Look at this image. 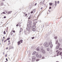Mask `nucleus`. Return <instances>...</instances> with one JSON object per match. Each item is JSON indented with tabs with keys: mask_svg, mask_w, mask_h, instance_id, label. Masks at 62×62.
Segmentation results:
<instances>
[{
	"mask_svg": "<svg viewBox=\"0 0 62 62\" xmlns=\"http://www.w3.org/2000/svg\"><path fill=\"white\" fill-rule=\"evenodd\" d=\"M51 44L50 45L51 48H52L53 46V45L52 44V43H51V44Z\"/></svg>",
	"mask_w": 62,
	"mask_h": 62,
	"instance_id": "ddd939ff",
	"label": "nucleus"
},
{
	"mask_svg": "<svg viewBox=\"0 0 62 62\" xmlns=\"http://www.w3.org/2000/svg\"><path fill=\"white\" fill-rule=\"evenodd\" d=\"M1 4H2V5H3V3H1Z\"/></svg>",
	"mask_w": 62,
	"mask_h": 62,
	"instance_id": "052dcab7",
	"label": "nucleus"
},
{
	"mask_svg": "<svg viewBox=\"0 0 62 62\" xmlns=\"http://www.w3.org/2000/svg\"><path fill=\"white\" fill-rule=\"evenodd\" d=\"M33 26L32 25V27L33 28H34L35 29V28H36V26L35 25H33V26Z\"/></svg>",
	"mask_w": 62,
	"mask_h": 62,
	"instance_id": "f3484780",
	"label": "nucleus"
},
{
	"mask_svg": "<svg viewBox=\"0 0 62 62\" xmlns=\"http://www.w3.org/2000/svg\"><path fill=\"white\" fill-rule=\"evenodd\" d=\"M34 38H35L34 37H32L31 39H34Z\"/></svg>",
	"mask_w": 62,
	"mask_h": 62,
	"instance_id": "c9c22d12",
	"label": "nucleus"
},
{
	"mask_svg": "<svg viewBox=\"0 0 62 62\" xmlns=\"http://www.w3.org/2000/svg\"><path fill=\"white\" fill-rule=\"evenodd\" d=\"M36 25V23H35L34 24V25Z\"/></svg>",
	"mask_w": 62,
	"mask_h": 62,
	"instance_id": "e2e57ef3",
	"label": "nucleus"
},
{
	"mask_svg": "<svg viewBox=\"0 0 62 62\" xmlns=\"http://www.w3.org/2000/svg\"><path fill=\"white\" fill-rule=\"evenodd\" d=\"M3 39H5V37H3Z\"/></svg>",
	"mask_w": 62,
	"mask_h": 62,
	"instance_id": "338daca9",
	"label": "nucleus"
},
{
	"mask_svg": "<svg viewBox=\"0 0 62 62\" xmlns=\"http://www.w3.org/2000/svg\"><path fill=\"white\" fill-rule=\"evenodd\" d=\"M18 24H17V25H16V26H18Z\"/></svg>",
	"mask_w": 62,
	"mask_h": 62,
	"instance_id": "09e8293b",
	"label": "nucleus"
},
{
	"mask_svg": "<svg viewBox=\"0 0 62 62\" xmlns=\"http://www.w3.org/2000/svg\"><path fill=\"white\" fill-rule=\"evenodd\" d=\"M26 32V31H24V33H25Z\"/></svg>",
	"mask_w": 62,
	"mask_h": 62,
	"instance_id": "680f3d73",
	"label": "nucleus"
},
{
	"mask_svg": "<svg viewBox=\"0 0 62 62\" xmlns=\"http://www.w3.org/2000/svg\"><path fill=\"white\" fill-rule=\"evenodd\" d=\"M33 12H35L36 11V9H34L33 10Z\"/></svg>",
	"mask_w": 62,
	"mask_h": 62,
	"instance_id": "b1692460",
	"label": "nucleus"
},
{
	"mask_svg": "<svg viewBox=\"0 0 62 62\" xmlns=\"http://www.w3.org/2000/svg\"><path fill=\"white\" fill-rule=\"evenodd\" d=\"M20 42H21V43H22V42H23V40H20Z\"/></svg>",
	"mask_w": 62,
	"mask_h": 62,
	"instance_id": "393cba45",
	"label": "nucleus"
},
{
	"mask_svg": "<svg viewBox=\"0 0 62 62\" xmlns=\"http://www.w3.org/2000/svg\"><path fill=\"white\" fill-rule=\"evenodd\" d=\"M58 55H58V54H57V56H58Z\"/></svg>",
	"mask_w": 62,
	"mask_h": 62,
	"instance_id": "0e129e2a",
	"label": "nucleus"
},
{
	"mask_svg": "<svg viewBox=\"0 0 62 62\" xmlns=\"http://www.w3.org/2000/svg\"><path fill=\"white\" fill-rule=\"evenodd\" d=\"M8 42H10V40H9L8 41Z\"/></svg>",
	"mask_w": 62,
	"mask_h": 62,
	"instance_id": "bf43d9fd",
	"label": "nucleus"
},
{
	"mask_svg": "<svg viewBox=\"0 0 62 62\" xmlns=\"http://www.w3.org/2000/svg\"><path fill=\"white\" fill-rule=\"evenodd\" d=\"M7 40H5L4 41V42H6V41H7Z\"/></svg>",
	"mask_w": 62,
	"mask_h": 62,
	"instance_id": "37998d69",
	"label": "nucleus"
},
{
	"mask_svg": "<svg viewBox=\"0 0 62 62\" xmlns=\"http://www.w3.org/2000/svg\"><path fill=\"white\" fill-rule=\"evenodd\" d=\"M60 53V51H58V52L57 53V54H59V53Z\"/></svg>",
	"mask_w": 62,
	"mask_h": 62,
	"instance_id": "473e14b6",
	"label": "nucleus"
},
{
	"mask_svg": "<svg viewBox=\"0 0 62 62\" xmlns=\"http://www.w3.org/2000/svg\"><path fill=\"white\" fill-rule=\"evenodd\" d=\"M32 31H36V30L35 29L33 28V29L32 30Z\"/></svg>",
	"mask_w": 62,
	"mask_h": 62,
	"instance_id": "5701e85b",
	"label": "nucleus"
},
{
	"mask_svg": "<svg viewBox=\"0 0 62 62\" xmlns=\"http://www.w3.org/2000/svg\"><path fill=\"white\" fill-rule=\"evenodd\" d=\"M45 58V57H42V59H43Z\"/></svg>",
	"mask_w": 62,
	"mask_h": 62,
	"instance_id": "58836bf2",
	"label": "nucleus"
},
{
	"mask_svg": "<svg viewBox=\"0 0 62 62\" xmlns=\"http://www.w3.org/2000/svg\"><path fill=\"white\" fill-rule=\"evenodd\" d=\"M54 5L55 7H56V5H57V2L56 1H55V4Z\"/></svg>",
	"mask_w": 62,
	"mask_h": 62,
	"instance_id": "1a4fd4ad",
	"label": "nucleus"
},
{
	"mask_svg": "<svg viewBox=\"0 0 62 62\" xmlns=\"http://www.w3.org/2000/svg\"><path fill=\"white\" fill-rule=\"evenodd\" d=\"M52 43V42L51 41L48 43L47 42H46L43 44V45L45 47H47L49 46V45H50V44H51Z\"/></svg>",
	"mask_w": 62,
	"mask_h": 62,
	"instance_id": "f257e3e1",
	"label": "nucleus"
},
{
	"mask_svg": "<svg viewBox=\"0 0 62 62\" xmlns=\"http://www.w3.org/2000/svg\"><path fill=\"white\" fill-rule=\"evenodd\" d=\"M23 13H24V14H25V13H26L25 12V13H23Z\"/></svg>",
	"mask_w": 62,
	"mask_h": 62,
	"instance_id": "4d7b16f0",
	"label": "nucleus"
},
{
	"mask_svg": "<svg viewBox=\"0 0 62 62\" xmlns=\"http://www.w3.org/2000/svg\"><path fill=\"white\" fill-rule=\"evenodd\" d=\"M42 4V2H40V4L41 5Z\"/></svg>",
	"mask_w": 62,
	"mask_h": 62,
	"instance_id": "c756f323",
	"label": "nucleus"
},
{
	"mask_svg": "<svg viewBox=\"0 0 62 62\" xmlns=\"http://www.w3.org/2000/svg\"><path fill=\"white\" fill-rule=\"evenodd\" d=\"M33 11H32L31 12V14H32V13H33Z\"/></svg>",
	"mask_w": 62,
	"mask_h": 62,
	"instance_id": "4c0bfd02",
	"label": "nucleus"
},
{
	"mask_svg": "<svg viewBox=\"0 0 62 62\" xmlns=\"http://www.w3.org/2000/svg\"><path fill=\"white\" fill-rule=\"evenodd\" d=\"M58 43V40H56V41L55 44H57Z\"/></svg>",
	"mask_w": 62,
	"mask_h": 62,
	"instance_id": "aec40b11",
	"label": "nucleus"
},
{
	"mask_svg": "<svg viewBox=\"0 0 62 62\" xmlns=\"http://www.w3.org/2000/svg\"><path fill=\"white\" fill-rule=\"evenodd\" d=\"M62 50V48H59V50H60V51H61V50Z\"/></svg>",
	"mask_w": 62,
	"mask_h": 62,
	"instance_id": "cd10ccee",
	"label": "nucleus"
},
{
	"mask_svg": "<svg viewBox=\"0 0 62 62\" xmlns=\"http://www.w3.org/2000/svg\"><path fill=\"white\" fill-rule=\"evenodd\" d=\"M2 13H3V14H5L6 13H5V12H3L2 13H1V14H2Z\"/></svg>",
	"mask_w": 62,
	"mask_h": 62,
	"instance_id": "bb28decb",
	"label": "nucleus"
},
{
	"mask_svg": "<svg viewBox=\"0 0 62 62\" xmlns=\"http://www.w3.org/2000/svg\"><path fill=\"white\" fill-rule=\"evenodd\" d=\"M18 45H20L19 44H21V42H20V41L19 40L18 41V42H17Z\"/></svg>",
	"mask_w": 62,
	"mask_h": 62,
	"instance_id": "423d86ee",
	"label": "nucleus"
},
{
	"mask_svg": "<svg viewBox=\"0 0 62 62\" xmlns=\"http://www.w3.org/2000/svg\"><path fill=\"white\" fill-rule=\"evenodd\" d=\"M11 12L10 11H9L8 12V13H11Z\"/></svg>",
	"mask_w": 62,
	"mask_h": 62,
	"instance_id": "ea45409f",
	"label": "nucleus"
},
{
	"mask_svg": "<svg viewBox=\"0 0 62 62\" xmlns=\"http://www.w3.org/2000/svg\"><path fill=\"white\" fill-rule=\"evenodd\" d=\"M62 54V52H60V55H61V54Z\"/></svg>",
	"mask_w": 62,
	"mask_h": 62,
	"instance_id": "c85d7f7f",
	"label": "nucleus"
},
{
	"mask_svg": "<svg viewBox=\"0 0 62 62\" xmlns=\"http://www.w3.org/2000/svg\"><path fill=\"white\" fill-rule=\"evenodd\" d=\"M48 11L49 12H51V11L50 10H48Z\"/></svg>",
	"mask_w": 62,
	"mask_h": 62,
	"instance_id": "864d4df0",
	"label": "nucleus"
},
{
	"mask_svg": "<svg viewBox=\"0 0 62 62\" xmlns=\"http://www.w3.org/2000/svg\"><path fill=\"white\" fill-rule=\"evenodd\" d=\"M56 52H58V50H57L56 51Z\"/></svg>",
	"mask_w": 62,
	"mask_h": 62,
	"instance_id": "13d9d810",
	"label": "nucleus"
},
{
	"mask_svg": "<svg viewBox=\"0 0 62 62\" xmlns=\"http://www.w3.org/2000/svg\"><path fill=\"white\" fill-rule=\"evenodd\" d=\"M9 44H10V43H9L8 44V45Z\"/></svg>",
	"mask_w": 62,
	"mask_h": 62,
	"instance_id": "8fccbe9b",
	"label": "nucleus"
},
{
	"mask_svg": "<svg viewBox=\"0 0 62 62\" xmlns=\"http://www.w3.org/2000/svg\"><path fill=\"white\" fill-rule=\"evenodd\" d=\"M9 48L10 49H12V48H13V47L12 46H10Z\"/></svg>",
	"mask_w": 62,
	"mask_h": 62,
	"instance_id": "412c9836",
	"label": "nucleus"
},
{
	"mask_svg": "<svg viewBox=\"0 0 62 62\" xmlns=\"http://www.w3.org/2000/svg\"><path fill=\"white\" fill-rule=\"evenodd\" d=\"M36 56L37 58H39V55L38 54H37L36 55Z\"/></svg>",
	"mask_w": 62,
	"mask_h": 62,
	"instance_id": "6ab92c4d",
	"label": "nucleus"
},
{
	"mask_svg": "<svg viewBox=\"0 0 62 62\" xmlns=\"http://www.w3.org/2000/svg\"><path fill=\"white\" fill-rule=\"evenodd\" d=\"M32 62L35 61L36 60V57L35 56H34L32 57Z\"/></svg>",
	"mask_w": 62,
	"mask_h": 62,
	"instance_id": "7ed1b4c3",
	"label": "nucleus"
},
{
	"mask_svg": "<svg viewBox=\"0 0 62 62\" xmlns=\"http://www.w3.org/2000/svg\"><path fill=\"white\" fill-rule=\"evenodd\" d=\"M43 8L41 7V9H42Z\"/></svg>",
	"mask_w": 62,
	"mask_h": 62,
	"instance_id": "603ef678",
	"label": "nucleus"
},
{
	"mask_svg": "<svg viewBox=\"0 0 62 62\" xmlns=\"http://www.w3.org/2000/svg\"><path fill=\"white\" fill-rule=\"evenodd\" d=\"M39 47H38L37 48V49H36V50L37 51H39Z\"/></svg>",
	"mask_w": 62,
	"mask_h": 62,
	"instance_id": "6e6552de",
	"label": "nucleus"
},
{
	"mask_svg": "<svg viewBox=\"0 0 62 62\" xmlns=\"http://www.w3.org/2000/svg\"><path fill=\"white\" fill-rule=\"evenodd\" d=\"M27 14H26L25 15V16H27Z\"/></svg>",
	"mask_w": 62,
	"mask_h": 62,
	"instance_id": "6e6d98bb",
	"label": "nucleus"
},
{
	"mask_svg": "<svg viewBox=\"0 0 62 62\" xmlns=\"http://www.w3.org/2000/svg\"><path fill=\"white\" fill-rule=\"evenodd\" d=\"M49 4L50 6H52V4H53V3H49Z\"/></svg>",
	"mask_w": 62,
	"mask_h": 62,
	"instance_id": "a211bd4d",
	"label": "nucleus"
},
{
	"mask_svg": "<svg viewBox=\"0 0 62 62\" xmlns=\"http://www.w3.org/2000/svg\"><path fill=\"white\" fill-rule=\"evenodd\" d=\"M42 57V55H41L40 54H39V57H38V58H41V57Z\"/></svg>",
	"mask_w": 62,
	"mask_h": 62,
	"instance_id": "0eeeda50",
	"label": "nucleus"
},
{
	"mask_svg": "<svg viewBox=\"0 0 62 62\" xmlns=\"http://www.w3.org/2000/svg\"><path fill=\"white\" fill-rule=\"evenodd\" d=\"M58 4H59V1H57Z\"/></svg>",
	"mask_w": 62,
	"mask_h": 62,
	"instance_id": "79ce46f5",
	"label": "nucleus"
},
{
	"mask_svg": "<svg viewBox=\"0 0 62 62\" xmlns=\"http://www.w3.org/2000/svg\"><path fill=\"white\" fill-rule=\"evenodd\" d=\"M47 51H50V48L49 47H48L47 48Z\"/></svg>",
	"mask_w": 62,
	"mask_h": 62,
	"instance_id": "dca6fc26",
	"label": "nucleus"
},
{
	"mask_svg": "<svg viewBox=\"0 0 62 62\" xmlns=\"http://www.w3.org/2000/svg\"><path fill=\"white\" fill-rule=\"evenodd\" d=\"M9 39H10V38H8L6 40H9Z\"/></svg>",
	"mask_w": 62,
	"mask_h": 62,
	"instance_id": "2f4dec72",
	"label": "nucleus"
},
{
	"mask_svg": "<svg viewBox=\"0 0 62 62\" xmlns=\"http://www.w3.org/2000/svg\"><path fill=\"white\" fill-rule=\"evenodd\" d=\"M5 57H7V55L6 54L5 56Z\"/></svg>",
	"mask_w": 62,
	"mask_h": 62,
	"instance_id": "5fc2aeb1",
	"label": "nucleus"
},
{
	"mask_svg": "<svg viewBox=\"0 0 62 62\" xmlns=\"http://www.w3.org/2000/svg\"><path fill=\"white\" fill-rule=\"evenodd\" d=\"M51 8H51V7H49V9H51Z\"/></svg>",
	"mask_w": 62,
	"mask_h": 62,
	"instance_id": "e433bc0d",
	"label": "nucleus"
},
{
	"mask_svg": "<svg viewBox=\"0 0 62 62\" xmlns=\"http://www.w3.org/2000/svg\"><path fill=\"white\" fill-rule=\"evenodd\" d=\"M59 48V46H58L57 45L56 46V49H58Z\"/></svg>",
	"mask_w": 62,
	"mask_h": 62,
	"instance_id": "4468645a",
	"label": "nucleus"
},
{
	"mask_svg": "<svg viewBox=\"0 0 62 62\" xmlns=\"http://www.w3.org/2000/svg\"><path fill=\"white\" fill-rule=\"evenodd\" d=\"M36 53V52L34 51L32 53V55H34Z\"/></svg>",
	"mask_w": 62,
	"mask_h": 62,
	"instance_id": "9b49d317",
	"label": "nucleus"
},
{
	"mask_svg": "<svg viewBox=\"0 0 62 62\" xmlns=\"http://www.w3.org/2000/svg\"><path fill=\"white\" fill-rule=\"evenodd\" d=\"M27 26L28 27L26 29L27 30L29 31L30 28H32V24H27Z\"/></svg>",
	"mask_w": 62,
	"mask_h": 62,
	"instance_id": "f03ea898",
	"label": "nucleus"
},
{
	"mask_svg": "<svg viewBox=\"0 0 62 62\" xmlns=\"http://www.w3.org/2000/svg\"><path fill=\"white\" fill-rule=\"evenodd\" d=\"M56 62H58V61H56Z\"/></svg>",
	"mask_w": 62,
	"mask_h": 62,
	"instance_id": "774afa93",
	"label": "nucleus"
},
{
	"mask_svg": "<svg viewBox=\"0 0 62 62\" xmlns=\"http://www.w3.org/2000/svg\"><path fill=\"white\" fill-rule=\"evenodd\" d=\"M36 61H39V59H37L36 60Z\"/></svg>",
	"mask_w": 62,
	"mask_h": 62,
	"instance_id": "f704fd0d",
	"label": "nucleus"
},
{
	"mask_svg": "<svg viewBox=\"0 0 62 62\" xmlns=\"http://www.w3.org/2000/svg\"><path fill=\"white\" fill-rule=\"evenodd\" d=\"M6 61H8V59H7V58H6Z\"/></svg>",
	"mask_w": 62,
	"mask_h": 62,
	"instance_id": "c03bdc74",
	"label": "nucleus"
},
{
	"mask_svg": "<svg viewBox=\"0 0 62 62\" xmlns=\"http://www.w3.org/2000/svg\"><path fill=\"white\" fill-rule=\"evenodd\" d=\"M23 30V29H22V28H21L20 29V31H19V33L20 34H21V32H22V31Z\"/></svg>",
	"mask_w": 62,
	"mask_h": 62,
	"instance_id": "f8f14e48",
	"label": "nucleus"
},
{
	"mask_svg": "<svg viewBox=\"0 0 62 62\" xmlns=\"http://www.w3.org/2000/svg\"><path fill=\"white\" fill-rule=\"evenodd\" d=\"M36 5H37V3H36L35 4V6H36Z\"/></svg>",
	"mask_w": 62,
	"mask_h": 62,
	"instance_id": "3c124183",
	"label": "nucleus"
},
{
	"mask_svg": "<svg viewBox=\"0 0 62 62\" xmlns=\"http://www.w3.org/2000/svg\"><path fill=\"white\" fill-rule=\"evenodd\" d=\"M60 45H61V44H60V43H58L57 45V46H58L59 47V46H60Z\"/></svg>",
	"mask_w": 62,
	"mask_h": 62,
	"instance_id": "2eb2a0df",
	"label": "nucleus"
},
{
	"mask_svg": "<svg viewBox=\"0 0 62 62\" xmlns=\"http://www.w3.org/2000/svg\"><path fill=\"white\" fill-rule=\"evenodd\" d=\"M40 50H42L43 49V47L42 46H41L40 48Z\"/></svg>",
	"mask_w": 62,
	"mask_h": 62,
	"instance_id": "9d476101",
	"label": "nucleus"
},
{
	"mask_svg": "<svg viewBox=\"0 0 62 62\" xmlns=\"http://www.w3.org/2000/svg\"><path fill=\"white\" fill-rule=\"evenodd\" d=\"M13 34V33L12 32L11 34V36H12V35Z\"/></svg>",
	"mask_w": 62,
	"mask_h": 62,
	"instance_id": "a19ab883",
	"label": "nucleus"
},
{
	"mask_svg": "<svg viewBox=\"0 0 62 62\" xmlns=\"http://www.w3.org/2000/svg\"><path fill=\"white\" fill-rule=\"evenodd\" d=\"M3 34H6V33L5 31H4L3 32Z\"/></svg>",
	"mask_w": 62,
	"mask_h": 62,
	"instance_id": "72a5a7b5",
	"label": "nucleus"
},
{
	"mask_svg": "<svg viewBox=\"0 0 62 62\" xmlns=\"http://www.w3.org/2000/svg\"><path fill=\"white\" fill-rule=\"evenodd\" d=\"M46 35H45V37H47V36H46Z\"/></svg>",
	"mask_w": 62,
	"mask_h": 62,
	"instance_id": "69168bd1",
	"label": "nucleus"
},
{
	"mask_svg": "<svg viewBox=\"0 0 62 62\" xmlns=\"http://www.w3.org/2000/svg\"><path fill=\"white\" fill-rule=\"evenodd\" d=\"M13 33H15V31H14V30L13 31Z\"/></svg>",
	"mask_w": 62,
	"mask_h": 62,
	"instance_id": "a18cd8bd",
	"label": "nucleus"
},
{
	"mask_svg": "<svg viewBox=\"0 0 62 62\" xmlns=\"http://www.w3.org/2000/svg\"><path fill=\"white\" fill-rule=\"evenodd\" d=\"M8 49V47H6V49L7 50Z\"/></svg>",
	"mask_w": 62,
	"mask_h": 62,
	"instance_id": "49530a36",
	"label": "nucleus"
},
{
	"mask_svg": "<svg viewBox=\"0 0 62 62\" xmlns=\"http://www.w3.org/2000/svg\"><path fill=\"white\" fill-rule=\"evenodd\" d=\"M6 18V16H4V18Z\"/></svg>",
	"mask_w": 62,
	"mask_h": 62,
	"instance_id": "de8ad7c7",
	"label": "nucleus"
},
{
	"mask_svg": "<svg viewBox=\"0 0 62 62\" xmlns=\"http://www.w3.org/2000/svg\"><path fill=\"white\" fill-rule=\"evenodd\" d=\"M29 22V24H32L31 23H32V21H31V20H30L29 21V20H28V23Z\"/></svg>",
	"mask_w": 62,
	"mask_h": 62,
	"instance_id": "20e7f679",
	"label": "nucleus"
},
{
	"mask_svg": "<svg viewBox=\"0 0 62 62\" xmlns=\"http://www.w3.org/2000/svg\"><path fill=\"white\" fill-rule=\"evenodd\" d=\"M31 19V16H30L28 18V19Z\"/></svg>",
	"mask_w": 62,
	"mask_h": 62,
	"instance_id": "7c9ffc66",
	"label": "nucleus"
},
{
	"mask_svg": "<svg viewBox=\"0 0 62 62\" xmlns=\"http://www.w3.org/2000/svg\"><path fill=\"white\" fill-rule=\"evenodd\" d=\"M54 39H57V37L56 36H55L54 38Z\"/></svg>",
	"mask_w": 62,
	"mask_h": 62,
	"instance_id": "4be33fe9",
	"label": "nucleus"
},
{
	"mask_svg": "<svg viewBox=\"0 0 62 62\" xmlns=\"http://www.w3.org/2000/svg\"><path fill=\"white\" fill-rule=\"evenodd\" d=\"M41 52H42L43 54H45V51L44 50H41L40 51Z\"/></svg>",
	"mask_w": 62,
	"mask_h": 62,
	"instance_id": "39448f33",
	"label": "nucleus"
},
{
	"mask_svg": "<svg viewBox=\"0 0 62 62\" xmlns=\"http://www.w3.org/2000/svg\"><path fill=\"white\" fill-rule=\"evenodd\" d=\"M59 41L60 42H61L62 41V39H59Z\"/></svg>",
	"mask_w": 62,
	"mask_h": 62,
	"instance_id": "a878e982",
	"label": "nucleus"
}]
</instances>
